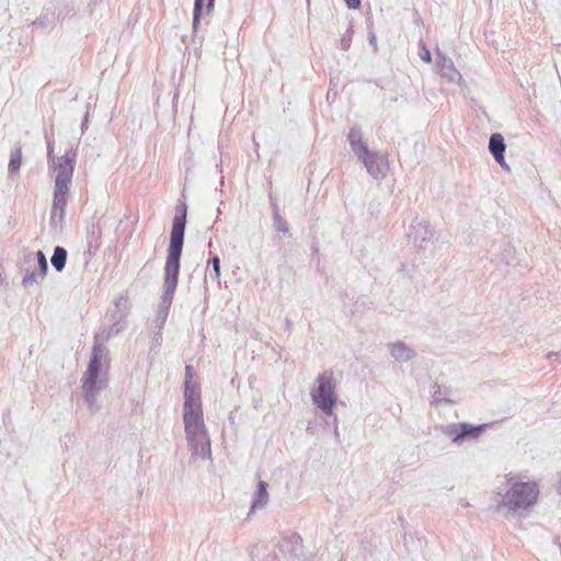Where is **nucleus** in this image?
Wrapping results in <instances>:
<instances>
[{"instance_id": "f257e3e1", "label": "nucleus", "mask_w": 561, "mask_h": 561, "mask_svg": "<svg viewBox=\"0 0 561 561\" xmlns=\"http://www.w3.org/2000/svg\"><path fill=\"white\" fill-rule=\"evenodd\" d=\"M187 207L185 203L175 206V214L172 220L170 242L168 247L167 260L163 276V294L161 302L157 310L156 328L162 331L168 319L169 310L173 301L174 293L179 283L181 268V256L184 245V234L186 227Z\"/></svg>"}, {"instance_id": "f03ea898", "label": "nucleus", "mask_w": 561, "mask_h": 561, "mask_svg": "<svg viewBox=\"0 0 561 561\" xmlns=\"http://www.w3.org/2000/svg\"><path fill=\"white\" fill-rule=\"evenodd\" d=\"M510 489L503 495L502 501L496 505L495 512H501L506 507L511 512L526 510L537 501L539 490L536 482H513V478L507 479Z\"/></svg>"}, {"instance_id": "7ed1b4c3", "label": "nucleus", "mask_w": 561, "mask_h": 561, "mask_svg": "<svg viewBox=\"0 0 561 561\" xmlns=\"http://www.w3.org/2000/svg\"><path fill=\"white\" fill-rule=\"evenodd\" d=\"M312 403L328 416L334 415V408L337 402L335 382L332 370H324L316 379V386L311 389Z\"/></svg>"}, {"instance_id": "20e7f679", "label": "nucleus", "mask_w": 561, "mask_h": 561, "mask_svg": "<svg viewBox=\"0 0 561 561\" xmlns=\"http://www.w3.org/2000/svg\"><path fill=\"white\" fill-rule=\"evenodd\" d=\"M489 426V424L473 425L468 422H459L438 425L436 430L447 436L454 444H461L467 440H477Z\"/></svg>"}, {"instance_id": "39448f33", "label": "nucleus", "mask_w": 561, "mask_h": 561, "mask_svg": "<svg viewBox=\"0 0 561 561\" xmlns=\"http://www.w3.org/2000/svg\"><path fill=\"white\" fill-rule=\"evenodd\" d=\"M77 152L68 150L64 156L54 160L49 169L55 174L54 188H70L75 172Z\"/></svg>"}, {"instance_id": "423d86ee", "label": "nucleus", "mask_w": 561, "mask_h": 561, "mask_svg": "<svg viewBox=\"0 0 561 561\" xmlns=\"http://www.w3.org/2000/svg\"><path fill=\"white\" fill-rule=\"evenodd\" d=\"M119 328L117 329H111V331L106 334V336L101 337L100 334H96L94 336V343L91 352V357L88 364V368L83 375L87 376H95L100 378L101 375V367H102V359L107 355V348L103 344V340H106L110 337V335L115 332H119Z\"/></svg>"}, {"instance_id": "0eeeda50", "label": "nucleus", "mask_w": 561, "mask_h": 561, "mask_svg": "<svg viewBox=\"0 0 561 561\" xmlns=\"http://www.w3.org/2000/svg\"><path fill=\"white\" fill-rule=\"evenodd\" d=\"M185 436L193 457L202 459L211 458L210 438L207 428L191 431L190 434H185Z\"/></svg>"}, {"instance_id": "6e6552de", "label": "nucleus", "mask_w": 561, "mask_h": 561, "mask_svg": "<svg viewBox=\"0 0 561 561\" xmlns=\"http://www.w3.org/2000/svg\"><path fill=\"white\" fill-rule=\"evenodd\" d=\"M358 160L363 162L367 172L375 179H382L386 176L388 161L383 154L373 152L369 149L365 153L357 156Z\"/></svg>"}, {"instance_id": "1a4fd4ad", "label": "nucleus", "mask_w": 561, "mask_h": 561, "mask_svg": "<svg viewBox=\"0 0 561 561\" xmlns=\"http://www.w3.org/2000/svg\"><path fill=\"white\" fill-rule=\"evenodd\" d=\"M408 237L415 245L423 248L425 243L433 242L435 231L425 219L415 218L410 225Z\"/></svg>"}, {"instance_id": "9d476101", "label": "nucleus", "mask_w": 561, "mask_h": 561, "mask_svg": "<svg viewBox=\"0 0 561 561\" xmlns=\"http://www.w3.org/2000/svg\"><path fill=\"white\" fill-rule=\"evenodd\" d=\"M279 550L291 561H308L304 552L302 538L296 533L280 539Z\"/></svg>"}, {"instance_id": "9b49d317", "label": "nucleus", "mask_w": 561, "mask_h": 561, "mask_svg": "<svg viewBox=\"0 0 561 561\" xmlns=\"http://www.w3.org/2000/svg\"><path fill=\"white\" fill-rule=\"evenodd\" d=\"M69 192L70 188H54L50 210V225L54 227L61 226L64 222Z\"/></svg>"}, {"instance_id": "f8f14e48", "label": "nucleus", "mask_w": 561, "mask_h": 561, "mask_svg": "<svg viewBox=\"0 0 561 561\" xmlns=\"http://www.w3.org/2000/svg\"><path fill=\"white\" fill-rule=\"evenodd\" d=\"M105 387V380L98 378L95 376H87L82 377V392L84 396V400L91 411L94 410L96 403V397L99 392Z\"/></svg>"}, {"instance_id": "ddd939ff", "label": "nucleus", "mask_w": 561, "mask_h": 561, "mask_svg": "<svg viewBox=\"0 0 561 561\" xmlns=\"http://www.w3.org/2000/svg\"><path fill=\"white\" fill-rule=\"evenodd\" d=\"M183 422L185 434L206 428L202 407L183 408Z\"/></svg>"}, {"instance_id": "4468645a", "label": "nucleus", "mask_w": 561, "mask_h": 561, "mask_svg": "<svg viewBox=\"0 0 561 561\" xmlns=\"http://www.w3.org/2000/svg\"><path fill=\"white\" fill-rule=\"evenodd\" d=\"M436 67L443 78L449 82H458L461 80L460 72L455 68L454 61L437 50Z\"/></svg>"}, {"instance_id": "2eb2a0df", "label": "nucleus", "mask_w": 561, "mask_h": 561, "mask_svg": "<svg viewBox=\"0 0 561 561\" xmlns=\"http://www.w3.org/2000/svg\"><path fill=\"white\" fill-rule=\"evenodd\" d=\"M506 149V144L504 140V137L499 134L494 133L490 136L489 139V151L493 156L494 160L505 169H508V165L505 162L504 152Z\"/></svg>"}, {"instance_id": "dca6fc26", "label": "nucleus", "mask_w": 561, "mask_h": 561, "mask_svg": "<svg viewBox=\"0 0 561 561\" xmlns=\"http://www.w3.org/2000/svg\"><path fill=\"white\" fill-rule=\"evenodd\" d=\"M388 348L397 362L405 363L415 356V352L401 341L389 343Z\"/></svg>"}, {"instance_id": "f3484780", "label": "nucleus", "mask_w": 561, "mask_h": 561, "mask_svg": "<svg viewBox=\"0 0 561 561\" xmlns=\"http://www.w3.org/2000/svg\"><path fill=\"white\" fill-rule=\"evenodd\" d=\"M215 8V0H194L193 30L196 31L203 14H210Z\"/></svg>"}, {"instance_id": "a211bd4d", "label": "nucleus", "mask_w": 561, "mask_h": 561, "mask_svg": "<svg viewBox=\"0 0 561 561\" xmlns=\"http://www.w3.org/2000/svg\"><path fill=\"white\" fill-rule=\"evenodd\" d=\"M347 139L351 146L352 151L357 157L360 153H365V150L368 149V146L365 141H363V134L358 126H353L348 134Z\"/></svg>"}, {"instance_id": "6ab92c4d", "label": "nucleus", "mask_w": 561, "mask_h": 561, "mask_svg": "<svg viewBox=\"0 0 561 561\" xmlns=\"http://www.w3.org/2000/svg\"><path fill=\"white\" fill-rule=\"evenodd\" d=\"M202 407L199 391L193 383L184 382V404L183 408Z\"/></svg>"}, {"instance_id": "aec40b11", "label": "nucleus", "mask_w": 561, "mask_h": 561, "mask_svg": "<svg viewBox=\"0 0 561 561\" xmlns=\"http://www.w3.org/2000/svg\"><path fill=\"white\" fill-rule=\"evenodd\" d=\"M268 502L267 483L259 481L257 489L252 500L251 511L264 507Z\"/></svg>"}, {"instance_id": "412c9836", "label": "nucleus", "mask_w": 561, "mask_h": 561, "mask_svg": "<svg viewBox=\"0 0 561 561\" xmlns=\"http://www.w3.org/2000/svg\"><path fill=\"white\" fill-rule=\"evenodd\" d=\"M68 252L64 247L57 245L50 257V263L57 272H61L67 263Z\"/></svg>"}, {"instance_id": "4be33fe9", "label": "nucleus", "mask_w": 561, "mask_h": 561, "mask_svg": "<svg viewBox=\"0 0 561 561\" xmlns=\"http://www.w3.org/2000/svg\"><path fill=\"white\" fill-rule=\"evenodd\" d=\"M22 164V149L16 148L10 154V161L8 165V173L10 176L18 173Z\"/></svg>"}, {"instance_id": "5701e85b", "label": "nucleus", "mask_w": 561, "mask_h": 561, "mask_svg": "<svg viewBox=\"0 0 561 561\" xmlns=\"http://www.w3.org/2000/svg\"><path fill=\"white\" fill-rule=\"evenodd\" d=\"M208 276L213 280H218L220 276V259L217 254L211 255L208 261Z\"/></svg>"}, {"instance_id": "b1692460", "label": "nucleus", "mask_w": 561, "mask_h": 561, "mask_svg": "<svg viewBox=\"0 0 561 561\" xmlns=\"http://www.w3.org/2000/svg\"><path fill=\"white\" fill-rule=\"evenodd\" d=\"M35 257H36L37 266H38V276L42 280L45 278L47 271H48L47 259H46V255L41 250H38L35 253Z\"/></svg>"}, {"instance_id": "393cba45", "label": "nucleus", "mask_w": 561, "mask_h": 561, "mask_svg": "<svg viewBox=\"0 0 561 561\" xmlns=\"http://www.w3.org/2000/svg\"><path fill=\"white\" fill-rule=\"evenodd\" d=\"M38 272L32 270L31 267L26 268L25 275L22 278V286L24 288H28L36 284L39 280Z\"/></svg>"}, {"instance_id": "a878e982", "label": "nucleus", "mask_w": 561, "mask_h": 561, "mask_svg": "<svg viewBox=\"0 0 561 561\" xmlns=\"http://www.w3.org/2000/svg\"><path fill=\"white\" fill-rule=\"evenodd\" d=\"M446 390H443L442 386L438 383H435L432 388V398L434 403L438 404L440 402H453L451 400L447 399L446 397Z\"/></svg>"}, {"instance_id": "bb28decb", "label": "nucleus", "mask_w": 561, "mask_h": 561, "mask_svg": "<svg viewBox=\"0 0 561 561\" xmlns=\"http://www.w3.org/2000/svg\"><path fill=\"white\" fill-rule=\"evenodd\" d=\"M273 226L277 232L287 233L289 231V225L280 214H273Z\"/></svg>"}, {"instance_id": "cd10ccee", "label": "nucleus", "mask_w": 561, "mask_h": 561, "mask_svg": "<svg viewBox=\"0 0 561 561\" xmlns=\"http://www.w3.org/2000/svg\"><path fill=\"white\" fill-rule=\"evenodd\" d=\"M352 37H353V31H352V26H350L340 39V47L343 50H347L351 47Z\"/></svg>"}, {"instance_id": "c85d7f7f", "label": "nucleus", "mask_w": 561, "mask_h": 561, "mask_svg": "<svg viewBox=\"0 0 561 561\" xmlns=\"http://www.w3.org/2000/svg\"><path fill=\"white\" fill-rule=\"evenodd\" d=\"M46 144H47L48 162H49V164H51V163H54V160L58 159V157H55V154H54V146H55L54 139L46 136Z\"/></svg>"}, {"instance_id": "c756f323", "label": "nucleus", "mask_w": 561, "mask_h": 561, "mask_svg": "<svg viewBox=\"0 0 561 561\" xmlns=\"http://www.w3.org/2000/svg\"><path fill=\"white\" fill-rule=\"evenodd\" d=\"M420 58L424 62H431L432 61L431 51L425 47L423 42H420Z\"/></svg>"}, {"instance_id": "7c9ffc66", "label": "nucleus", "mask_w": 561, "mask_h": 561, "mask_svg": "<svg viewBox=\"0 0 561 561\" xmlns=\"http://www.w3.org/2000/svg\"><path fill=\"white\" fill-rule=\"evenodd\" d=\"M334 419H333V434H334V439L337 444H341V435H340V432H339V426H337V417L336 415H333Z\"/></svg>"}, {"instance_id": "2f4dec72", "label": "nucleus", "mask_w": 561, "mask_h": 561, "mask_svg": "<svg viewBox=\"0 0 561 561\" xmlns=\"http://www.w3.org/2000/svg\"><path fill=\"white\" fill-rule=\"evenodd\" d=\"M347 9L356 10L360 8L362 0H344Z\"/></svg>"}, {"instance_id": "473e14b6", "label": "nucleus", "mask_w": 561, "mask_h": 561, "mask_svg": "<svg viewBox=\"0 0 561 561\" xmlns=\"http://www.w3.org/2000/svg\"><path fill=\"white\" fill-rule=\"evenodd\" d=\"M192 379H193V367L191 365H186L184 382H187V385L193 383Z\"/></svg>"}, {"instance_id": "72a5a7b5", "label": "nucleus", "mask_w": 561, "mask_h": 561, "mask_svg": "<svg viewBox=\"0 0 561 561\" xmlns=\"http://www.w3.org/2000/svg\"><path fill=\"white\" fill-rule=\"evenodd\" d=\"M89 108H90V104L87 105V111H85L83 119L81 122V129H82V131H84L88 128Z\"/></svg>"}, {"instance_id": "f704fd0d", "label": "nucleus", "mask_w": 561, "mask_h": 561, "mask_svg": "<svg viewBox=\"0 0 561 561\" xmlns=\"http://www.w3.org/2000/svg\"><path fill=\"white\" fill-rule=\"evenodd\" d=\"M161 340H162V333H161V331H159V330H158V331L156 332V334H154V342H156L157 344H160Z\"/></svg>"}, {"instance_id": "c9c22d12", "label": "nucleus", "mask_w": 561, "mask_h": 561, "mask_svg": "<svg viewBox=\"0 0 561 561\" xmlns=\"http://www.w3.org/2000/svg\"><path fill=\"white\" fill-rule=\"evenodd\" d=\"M271 207H272L273 214H275V213L279 214L278 206L274 201L271 202Z\"/></svg>"}, {"instance_id": "e433bc0d", "label": "nucleus", "mask_w": 561, "mask_h": 561, "mask_svg": "<svg viewBox=\"0 0 561 561\" xmlns=\"http://www.w3.org/2000/svg\"><path fill=\"white\" fill-rule=\"evenodd\" d=\"M286 330L290 331L293 329V321L290 319L285 320Z\"/></svg>"}, {"instance_id": "4c0bfd02", "label": "nucleus", "mask_w": 561, "mask_h": 561, "mask_svg": "<svg viewBox=\"0 0 561 561\" xmlns=\"http://www.w3.org/2000/svg\"><path fill=\"white\" fill-rule=\"evenodd\" d=\"M369 43H370L371 45L376 46V36H375V34H370V35H369Z\"/></svg>"}, {"instance_id": "58836bf2", "label": "nucleus", "mask_w": 561, "mask_h": 561, "mask_svg": "<svg viewBox=\"0 0 561 561\" xmlns=\"http://www.w3.org/2000/svg\"><path fill=\"white\" fill-rule=\"evenodd\" d=\"M30 261H33V257H32V254H31V253H30V254H27V256H26V262H30Z\"/></svg>"}]
</instances>
